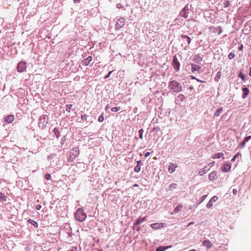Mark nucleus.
Segmentation results:
<instances>
[{"label": "nucleus", "instance_id": "obj_1", "mask_svg": "<svg viewBox=\"0 0 251 251\" xmlns=\"http://www.w3.org/2000/svg\"><path fill=\"white\" fill-rule=\"evenodd\" d=\"M169 88L174 92H179L182 90V86L177 81L172 80L169 83Z\"/></svg>", "mask_w": 251, "mask_h": 251}, {"label": "nucleus", "instance_id": "obj_2", "mask_svg": "<svg viewBox=\"0 0 251 251\" xmlns=\"http://www.w3.org/2000/svg\"><path fill=\"white\" fill-rule=\"evenodd\" d=\"M49 122V117L46 114L42 115L39 119L38 126L41 129H44Z\"/></svg>", "mask_w": 251, "mask_h": 251}, {"label": "nucleus", "instance_id": "obj_3", "mask_svg": "<svg viewBox=\"0 0 251 251\" xmlns=\"http://www.w3.org/2000/svg\"><path fill=\"white\" fill-rule=\"evenodd\" d=\"M75 217L76 219L78 221L83 222L84 221L87 217L86 214L84 212V210L82 208H78L75 214Z\"/></svg>", "mask_w": 251, "mask_h": 251}, {"label": "nucleus", "instance_id": "obj_4", "mask_svg": "<svg viewBox=\"0 0 251 251\" xmlns=\"http://www.w3.org/2000/svg\"><path fill=\"white\" fill-rule=\"evenodd\" d=\"M26 63L25 61H20L17 64V70L19 73L24 72L26 69Z\"/></svg>", "mask_w": 251, "mask_h": 251}, {"label": "nucleus", "instance_id": "obj_5", "mask_svg": "<svg viewBox=\"0 0 251 251\" xmlns=\"http://www.w3.org/2000/svg\"><path fill=\"white\" fill-rule=\"evenodd\" d=\"M125 24V19L123 18H120L117 20L115 24V29L116 30H119L123 27Z\"/></svg>", "mask_w": 251, "mask_h": 251}, {"label": "nucleus", "instance_id": "obj_6", "mask_svg": "<svg viewBox=\"0 0 251 251\" xmlns=\"http://www.w3.org/2000/svg\"><path fill=\"white\" fill-rule=\"evenodd\" d=\"M62 130V128L61 125L54 128L53 131L56 138L58 139L60 137Z\"/></svg>", "mask_w": 251, "mask_h": 251}, {"label": "nucleus", "instance_id": "obj_7", "mask_svg": "<svg viewBox=\"0 0 251 251\" xmlns=\"http://www.w3.org/2000/svg\"><path fill=\"white\" fill-rule=\"evenodd\" d=\"M172 65L176 71H178L179 70L180 63L176 56L173 57Z\"/></svg>", "mask_w": 251, "mask_h": 251}, {"label": "nucleus", "instance_id": "obj_8", "mask_svg": "<svg viewBox=\"0 0 251 251\" xmlns=\"http://www.w3.org/2000/svg\"><path fill=\"white\" fill-rule=\"evenodd\" d=\"M231 169V165L228 163L223 164L221 167V170L223 172H228Z\"/></svg>", "mask_w": 251, "mask_h": 251}, {"label": "nucleus", "instance_id": "obj_9", "mask_svg": "<svg viewBox=\"0 0 251 251\" xmlns=\"http://www.w3.org/2000/svg\"><path fill=\"white\" fill-rule=\"evenodd\" d=\"M14 119V116L13 115H9L6 116L4 119V122L6 123L10 124L12 123Z\"/></svg>", "mask_w": 251, "mask_h": 251}, {"label": "nucleus", "instance_id": "obj_10", "mask_svg": "<svg viewBox=\"0 0 251 251\" xmlns=\"http://www.w3.org/2000/svg\"><path fill=\"white\" fill-rule=\"evenodd\" d=\"M189 9L187 6H185L183 9L180 11V15L181 17H183L185 18L188 17V12L187 11H188Z\"/></svg>", "mask_w": 251, "mask_h": 251}, {"label": "nucleus", "instance_id": "obj_11", "mask_svg": "<svg viewBox=\"0 0 251 251\" xmlns=\"http://www.w3.org/2000/svg\"><path fill=\"white\" fill-rule=\"evenodd\" d=\"M164 226V224L162 223H154L151 225V227L152 229H157Z\"/></svg>", "mask_w": 251, "mask_h": 251}, {"label": "nucleus", "instance_id": "obj_12", "mask_svg": "<svg viewBox=\"0 0 251 251\" xmlns=\"http://www.w3.org/2000/svg\"><path fill=\"white\" fill-rule=\"evenodd\" d=\"M202 245L205 247L207 249H210L212 247V244L208 240H206L203 241Z\"/></svg>", "mask_w": 251, "mask_h": 251}, {"label": "nucleus", "instance_id": "obj_13", "mask_svg": "<svg viewBox=\"0 0 251 251\" xmlns=\"http://www.w3.org/2000/svg\"><path fill=\"white\" fill-rule=\"evenodd\" d=\"M177 167V165L174 163H170L168 167V171L170 173H173L175 171L176 168Z\"/></svg>", "mask_w": 251, "mask_h": 251}, {"label": "nucleus", "instance_id": "obj_14", "mask_svg": "<svg viewBox=\"0 0 251 251\" xmlns=\"http://www.w3.org/2000/svg\"><path fill=\"white\" fill-rule=\"evenodd\" d=\"M249 89L247 87H244L242 88V98L245 99L247 98V96L249 93Z\"/></svg>", "mask_w": 251, "mask_h": 251}, {"label": "nucleus", "instance_id": "obj_15", "mask_svg": "<svg viewBox=\"0 0 251 251\" xmlns=\"http://www.w3.org/2000/svg\"><path fill=\"white\" fill-rule=\"evenodd\" d=\"M209 179L210 181L214 180L217 178V173L216 171L212 172L209 175Z\"/></svg>", "mask_w": 251, "mask_h": 251}, {"label": "nucleus", "instance_id": "obj_16", "mask_svg": "<svg viewBox=\"0 0 251 251\" xmlns=\"http://www.w3.org/2000/svg\"><path fill=\"white\" fill-rule=\"evenodd\" d=\"M92 60V56H88L87 58L82 61V64L84 66H87Z\"/></svg>", "mask_w": 251, "mask_h": 251}, {"label": "nucleus", "instance_id": "obj_17", "mask_svg": "<svg viewBox=\"0 0 251 251\" xmlns=\"http://www.w3.org/2000/svg\"><path fill=\"white\" fill-rule=\"evenodd\" d=\"M146 220V217H145L144 218L139 217L134 223V226L135 227L136 226L139 225L141 223L143 222L144 221Z\"/></svg>", "mask_w": 251, "mask_h": 251}, {"label": "nucleus", "instance_id": "obj_18", "mask_svg": "<svg viewBox=\"0 0 251 251\" xmlns=\"http://www.w3.org/2000/svg\"><path fill=\"white\" fill-rule=\"evenodd\" d=\"M183 208V205L181 203L179 204L174 209L173 213H172V214H173L174 213L176 214L177 212L180 211Z\"/></svg>", "mask_w": 251, "mask_h": 251}, {"label": "nucleus", "instance_id": "obj_19", "mask_svg": "<svg viewBox=\"0 0 251 251\" xmlns=\"http://www.w3.org/2000/svg\"><path fill=\"white\" fill-rule=\"evenodd\" d=\"M27 222L28 223L33 225V226L35 228H37L38 227V224L37 222L31 219H29L27 220Z\"/></svg>", "mask_w": 251, "mask_h": 251}, {"label": "nucleus", "instance_id": "obj_20", "mask_svg": "<svg viewBox=\"0 0 251 251\" xmlns=\"http://www.w3.org/2000/svg\"><path fill=\"white\" fill-rule=\"evenodd\" d=\"M224 154L223 153L219 152V153H216L214 155H213L212 156V158L213 159L220 158H222L223 159H224Z\"/></svg>", "mask_w": 251, "mask_h": 251}, {"label": "nucleus", "instance_id": "obj_21", "mask_svg": "<svg viewBox=\"0 0 251 251\" xmlns=\"http://www.w3.org/2000/svg\"><path fill=\"white\" fill-rule=\"evenodd\" d=\"M7 197L4 193H0V201L3 202L7 201Z\"/></svg>", "mask_w": 251, "mask_h": 251}, {"label": "nucleus", "instance_id": "obj_22", "mask_svg": "<svg viewBox=\"0 0 251 251\" xmlns=\"http://www.w3.org/2000/svg\"><path fill=\"white\" fill-rule=\"evenodd\" d=\"M201 68V66L196 65V64H192V72H194L195 71H199Z\"/></svg>", "mask_w": 251, "mask_h": 251}, {"label": "nucleus", "instance_id": "obj_23", "mask_svg": "<svg viewBox=\"0 0 251 251\" xmlns=\"http://www.w3.org/2000/svg\"><path fill=\"white\" fill-rule=\"evenodd\" d=\"M141 161H138L137 162V165L135 166V168H134V171L137 172V173H138L141 170Z\"/></svg>", "mask_w": 251, "mask_h": 251}, {"label": "nucleus", "instance_id": "obj_24", "mask_svg": "<svg viewBox=\"0 0 251 251\" xmlns=\"http://www.w3.org/2000/svg\"><path fill=\"white\" fill-rule=\"evenodd\" d=\"M181 39L185 40L187 42L188 44H190L191 39L189 36L185 35H182L181 36Z\"/></svg>", "mask_w": 251, "mask_h": 251}, {"label": "nucleus", "instance_id": "obj_25", "mask_svg": "<svg viewBox=\"0 0 251 251\" xmlns=\"http://www.w3.org/2000/svg\"><path fill=\"white\" fill-rule=\"evenodd\" d=\"M208 170L209 169L207 168V167L205 166L199 171V174L202 176L205 174Z\"/></svg>", "mask_w": 251, "mask_h": 251}, {"label": "nucleus", "instance_id": "obj_26", "mask_svg": "<svg viewBox=\"0 0 251 251\" xmlns=\"http://www.w3.org/2000/svg\"><path fill=\"white\" fill-rule=\"evenodd\" d=\"M170 247V246H166V247L160 246L156 248V251H164L166 249L169 248Z\"/></svg>", "mask_w": 251, "mask_h": 251}, {"label": "nucleus", "instance_id": "obj_27", "mask_svg": "<svg viewBox=\"0 0 251 251\" xmlns=\"http://www.w3.org/2000/svg\"><path fill=\"white\" fill-rule=\"evenodd\" d=\"M221 75H222V74L220 71H219L217 73L216 76L215 77V80L216 81L218 82L220 80V79L221 78Z\"/></svg>", "mask_w": 251, "mask_h": 251}, {"label": "nucleus", "instance_id": "obj_28", "mask_svg": "<svg viewBox=\"0 0 251 251\" xmlns=\"http://www.w3.org/2000/svg\"><path fill=\"white\" fill-rule=\"evenodd\" d=\"M223 111V109L222 108H218L216 111L215 112V114H214V115L217 116V117H218L220 116V114L222 113Z\"/></svg>", "mask_w": 251, "mask_h": 251}, {"label": "nucleus", "instance_id": "obj_29", "mask_svg": "<svg viewBox=\"0 0 251 251\" xmlns=\"http://www.w3.org/2000/svg\"><path fill=\"white\" fill-rule=\"evenodd\" d=\"M202 60V58L200 56V55L198 54L196 56V58L195 59V61L196 62H199Z\"/></svg>", "mask_w": 251, "mask_h": 251}, {"label": "nucleus", "instance_id": "obj_30", "mask_svg": "<svg viewBox=\"0 0 251 251\" xmlns=\"http://www.w3.org/2000/svg\"><path fill=\"white\" fill-rule=\"evenodd\" d=\"M239 77H240L243 81H245V75L242 73L240 72L239 75Z\"/></svg>", "mask_w": 251, "mask_h": 251}, {"label": "nucleus", "instance_id": "obj_31", "mask_svg": "<svg viewBox=\"0 0 251 251\" xmlns=\"http://www.w3.org/2000/svg\"><path fill=\"white\" fill-rule=\"evenodd\" d=\"M235 56V54L233 52H230L228 55V57L229 59L233 58Z\"/></svg>", "mask_w": 251, "mask_h": 251}, {"label": "nucleus", "instance_id": "obj_32", "mask_svg": "<svg viewBox=\"0 0 251 251\" xmlns=\"http://www.w3.org/2000/svg\"><path fill=\"white\" fill-rule=\"evenodd\" d=\"M176 183H172L171 184H170V185L169 186L170 190H172L173 189L176 188Z\"/></svg>", "mask_w": 251, "mask_h": 251}, {"label": "nucleus", "instance_id": "obj_33", "mask_svg": "<svg viewBox=\"0 0 251 251\" xmlns=\"http://www.w3.org/2000/svg\"><path fill=\"white\" fill-rule=\"evenodd\" d=\"M216 31H214L215 32H217L218 34H220L222 33V28L221 27H218L216 29Z\"/></svg>", "mask_w": 251, "mask_h": 251}, {"label": "nucleus", "instance_id": "obj_34", "mask_svg": "<svg viewBox=\"0 0 251 251\" xmlns=\"http://www.w3.org/2000/svg\"><path fill=\"white\" fill-rule=\"evenodd\" d=\"M213 206V203H212V201H211L210 200L208 201V202L207 203V205H206V207L208 208H211Z\"/></svg>", "mask_w": 251, "mask_h": 251}, {"label": "nucleus", "instance_id": "obj_35", "mask_svg": "<svg viewBox=\"0 0 251 251\" xmlns=\"http://www.w3.org/2000/svg\"><path fill=\"white\" fill-rule=\"evenodd\" d=\"M72 106H73L72 104L67 105H66V111H67L69 112H70V110L72 108Z\"/></svg>", "mask_w": 251, "mask_h": 251}, {"label": "nucleus", "instance_id": "obj_36", "mask_svg": "<svg viewBox=\"0 0 251 251\" xmlns=\"http://www.w3.org/2000/svg\"><path fill=\"white\" fill-rule=\"evenodd\" d=\"M120 110V107H114L111 108V111L116 112Z\"/></svg>", "mask_w": 251, "mask_h": 251}, {"label": "nucleus", "instance_id": "obj_37", "mask_svg": "<svg viewBox=\"0 0 251 251\" xmlns=\"http://www.w3.org/2000/svg\"><path fill=\"white\" fill-rule=\"evenodd\" d=\"M143 130L142 129H140L139 130V138L141 139H143Z\"/></svg>", "mask_w": 251, "mask_h": 251}, {"label": "nucleus", "instance_id": "obj_38", "mask_svg": "<svg viewBox=\"0 0 251 251\" xmlns=\"http://www.w3.org/2000/svg\"><path fill=\"white\" fill-rule=\"evenodd\" d=\"M87 115L86 114H84V115H81V120L83 121H87Z\"/></svg>", "mask_w": 251, "mask_h": 251}, {"label": "nucleus", "instance_id": "obj_39", "mask_svg": "<svg viewBox=\"0 0 251 251\" xmlns=\"http://www.w3.org/2000/svg\"><path fill=\"white\" fill-rule=\"evenodd\" d=\"M240 155V153L239 152H238L231 159V161H234L237 158V157Z\"/></svg>", "mask_w": 251, "mask_h": 251}, {"label": "nucleus", "instance_id": "obj_40", "mask_svg": "<svg viewBox=\"0 0 251 251\" xmlns=\"http://www.w3.org/2000/svg\"><path fill=\"white\" fill-rule=\"evenodd\" d=\"M51 176L50 174H46L45 175V178L47 180H50V179Z\"/></svg>", "mask_w": 251, "mask_h": 251}, {"label": "nucleus", "instance_id": "obj_41", "mask_svg": "<svg viewBox=\"0 0 251 251\" xmlns=\"http://www.w3.org/2000/svg\"><path fill=\"white\" fill-rule=\"evenodd\" d=\"M218 200V197L217 196H213L212 198H211L210 200L211 201H216Z\"/></svg>", "mask_w": 251, "mask_h": 251}, {"label": "nucleus", "instance_id": "obj_42", "mask_svg": "<svg viewBox=\"0 0 251 251\" xmlns=\"http://www.w3.org/2000/svg\"><path fill=\"white\" fill-rule=\"evenodd\" d=\"M103 120H104V117H103V116L101 115H100V117L99 118V119H98V121H99V122H103Z\"/></svg>", "mask_w": 251, "mask_h": 251}, {"label": "nucleus", "instance_id": "obj_43", "mask_svg": "<svg viewBox=\"0 0 251 251\" xmlns=\"http://www.w3.org/2000/svg\"><path fill=\"white\" fill-rule=\"evenodd\" d=\"M250 139H251V136H248L247 137H246L245 138H244V141L245 142H248V141H249Z\"/></svg>", "mask_w": 251, "mask_h": 251}, {"label": "nucleus", "instance_id": "obj_44", "mask_svg": "<svg viewBox=\"0 0 251 251\" xmlns=\"http://www.w3.org/2000/svg\"><path fill=\"white\" fill-rule=\"evenodd\" d=\"M42 207V206L40 204H37L36 206V209L37 210H40Z\"/></svg>", "mask_w": 251, "mask_h": 251}, {"label": "nucleus", "instance_id": "obj_45", "mask_svg": "<svg viewBox=\"0 0 251 251\" xmlns=\"http://www.w3.org/2000/svg\"><path fill=\"white\" fill-rule=\"evenodd\" d=\"M207 197V195H203L201 198V201H200V202H201L202 201H203Z\"/></svg>", "mask_w": 251, "mask_h": 251}, {"label": "nucleus", "instance_id": "obj_46", "mask_svg": "<svg viewBox=\"0 0 251 251\" xmlns=\"http://www.w3.org/2000/svg\"><path fill=\"white\" fill-rule=\"evenodd\" d=\"M246 142H245V141L244 140V141H243V142H242V143H240V146L241 147H242H242H244V146H245V143H246Z\"/></svg>", "mask_w": 251, "mask_h": 251}, {"label": "nucleus", "instance_id": "obj_47", "mask_svg": "<svg viewBox=\"0 0 251 251\" xmlns=\"http://www.w3.org/2000/svg\"><path fill=\"white\" fill-rule=\"evenodd\" d=\"M54 156V155L53 154H51L49 156L48 158L49 160L50 159H53Z\"/></svg>", "mask_w": 251, "mask_h": 251}, {"label": "nucleus", "instance_id": "obj_48", "mask_svg": "<svg viewBox=\"0 0 251 251\" xmlns=\"http://www.w3.org/2000/svg\"><path fill=\"white\" fill-rule=\"evenodd\" d=\"M243 45H241L239 47V48H238V50H241H241H243Z\"/></svg>", "mask_w": 251, "mask_h": 251}, {"label": "nucleus", "instance_id": "obj_49", "mask_svg": "<svg viewBox=\"0 0 251 251\" xmlns=\"http://www.w3.org/2000/svg\"><path fill=\"white\" fill-rule=\"evenodd\" d=\"M112 72L113 71L109 72L108 75L105 77V78H108Z\"/></svg>", "mask_w": 251, "mask_h": 251}, {"label": "nucleus", "instance_id": "obj_50", "mask_svg": "<svg viewBox=\"0 0 251 251\" xmlns=\"http://www.w3.org/2000/svg\"><path fill=\"white\" fill-rule=\"evenodd\" d=\"M237 190L236 189H233V193L234 194V195H236L237 194Z\"/></svg>", "mask_w": 251, "mask_h": 251}, {"label": "nucleus", "instance_id": "obj_51", "mask_svg": "<svg viewBox=\"0 0 251 251\" xmlns=\"http://www.w3.org/2000/svg\"><path fill=\"white\" fill-rule=\"evenodd\" d=\"M117 7L119 9L120 8H122V4H118L117 5Z\"/></svg>", "mask_w": 251, "mask_h": 251}, {"label": "nucleus", "instance_id": "obj_52", "mask_svg": "<svg viewBox=\"0 0 251 251\" xmlns=\"http://www.w3.org/2000/svg\"><path fill=\"white\" fill-rule=\"evenodd\" d=\"M150 155V153L149 152H147L145 153V157H148Z\"/></svg>", "mask_w": 251, "mask_h": 251}, {"label": "nucleus", "instance_id": "obj_53", "mask_svg": "<svg viewBox=\"0 0 251 251\" xmlns=\"http://www.w3.org/2000/svg\"><path fill=\"white\" fill-rule=\"evenodd\" d=\"M196 80H197L198 82H204V83H205V81H202V80H200V79H198V78H197V79H196Z\"/></svg>", "mask_w": 251, "mask_h": 251}, {"label": "nucleus", "instance_id": "obj_54", "mask_svg": "<svg viewBox=\"0 0 251 251\" xmlns=\"http://www.w3.org/2000/svg\"><path fill=\"white\" fill-rule=\"evenodd\" d=\"M178 98H180L181 99H182L184 98V96L183 95L181 94L178 96Z\"/></svg>", "mask_w": 251, "mask_h": 251}, {"label": "nucleus", "instance_id": "obj_55", "mask_svg": "<svg viewBox=\"0 0 251 251\" xmlns=\"http://www.w3.org/2000/svg\"><path fill=\"white\" fill-rule=\"evenodd\" d=\"M190 77L192 79H197V78H196L195 76H193V75H190Z\"/></svg>", "mask_w": 251, "mask_h": 251}, {"label": "nucleus", "instance_id": "obj_56", "mask_svg": "<svg viewBox=\"0 0 251 251\" xmlns=\"http://www.w3.org/2000/svg\"><path fill=\"white\" fill-rule=\"evenodd\" d=\"M73 150L75 151V152H77V153H78V149L77 148H75V149H74Z\"/></svg>", "mask_w": 251, "mask_h": 251}, {"label": "nucleus", "instance_id": "obj_57", "mask_svg": "<svg viewBox=\"0 0 251 251\" xmlns=\"http://www.w3.org/2000/svg\"><path fill=\"white\" fill-rule=\"evenodd\" d=\"M214 162L209 163L208 165H211L212 166L214 165Z\"/></svg>", "mask_w": 251, "mask_h": 251}, {"label": "nucleus", "instance_id": "obj_58", "mask_svg": "<svg viewBox=\"0 0 251 251\" xmlns=\"http://www.w3.org/2000/svg\"><path fill=\"white\" fill-rule=\"evenodd\" d=\"M60 144L63 145V137H62L60 139Z\"/></svg>", "mask_w": 251, "mask_h": 251}, {"label": "nucleus", "instance_id": "obj_59", "mask_svg": "<svg viewBox=\"0 0 251 251\" xmlns=\"http://www.w3.org/2000/svg\"><path fill=\"white\" fill-rule=\"evenodd\" d=\"M75 2H79L81 0H74Z\"/></svg>", "mask_w": 251, "mask_h": 251}, {"label": "nucleus", "instance_id": "obj_60", "mask_svg": "<svg viewBox=\"0 0 251 251\" xmlns=\"http://www.w3.org/2000/svg\"><path fill=\"white\" fill-rule=\"evenodd\" d=\"M76 251V249L75 248H73L71 250L69 251Z\"/></svg>", "mask_w": 251, "mask_h": 251}, {"label": "nucleus", "instance_id": "obj_61", "mask_svg": "<svg viewBox=\"0 0 251 251\" xmlns=\"http://www.w3.org/2000/svg\"><path fill=\"white\" fill-rule=\"evenodd\" d=\"M193 224H194V222H190V223L188 224V226H189L192 225H193Z\"/></svg>", "mask_w": 251, "mask_h": 251}, {"label": "nucleus", "instance_id": "obj_62", "mask_svg": "<svg viewBox=\"0 0 251 251\" xmlns=\"http://www.w3.org/2000/svg\"><path fill=\"white\" fill-rule=\"evenodd\" d=\"M249 75L250 76H251V68H250V69Z\"/></svg>", "mask_w": 251, "mask_h": 251}, {"label": "nucleus", "instance_id": "obj_63", "mask_svg": "<svg viewBox=\"0 0 251 251\" xmlns=\"http://www.w3.org/2000/svg\"><path fill=\"white\" fill-rule=\"evenodd\" d=\"M138 186H139V185H138L137 184H134V185H133V187H138Z\"/></svg>", "mask_w": 251, "mask_h": 251}, {"label": "nucleus", "instance_id": "obj_64", "mask_svg": "<svg viewBox=\"0 0 251 251\" xmlns=\"http://www.w3.org/2000/svg\"><path fill=\"white\" fill-rule=\"evenodd\" d=\"M136 229H137V231H139L140 229V226H138Z\"/></svg>", "mask_w": 251, "mask_h": 251}]
</instances>
